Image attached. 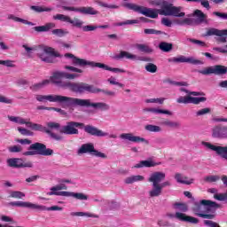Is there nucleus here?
<instances>
[{
	"label": "nucleus",
	"mask_w": 227,
	"mask_h": 227,
	"mask_svg": "<svg viewBox=\"0 0 227 227\" xmlns=\"http://www.w3.org/2000/svg\"><path fill=\"white\" fill-rule=\"evenodd\" d=\"M132 24H139V20H128L126 21L120 22L118 26H128Z\"/></svg>",
	"instance_id": "nucleus-58"
},
{
	"label": "nucleus",
	"mask_w": 227,
	"mask_h": 227,
	"mask_svg": "<svg viewBox=\"0 0 227 227\" xmlns=\"http://www.w3.org/2000/svg\"><path fill=\"white\" fill-rule=\"evenodd\" d=\"M144 113H153L154 114H168L171 116L173 114L169 110H162L159 108H144Z\"/></svg>",
	"instance_id": "nucleus-32"
},
{
	"label": "nucleus",
	"mask_w": 227,
	"mask_h": 227,
	"mask_svg": "<svg viewBox=\"0 0 227 227\" xmlns=\"http://www.w3.org/2000/svg\"><path fill=\"white\" fill-rule=\"evenodd\" d=\"M79 74H70L64 71H56L53 73L52 76L51 77V82L53 84H57L59 88H63L64 90H68V83H71L74 79H77L79 77ZM61 79H67L68 81H61Z\"/></svg>",
	"instance_id": "nucleus-5"
},
{
	"label": "nucleus",
	"mask_w": 227,
	"mask_h": 227,
	"mask_svg": "<svg viewBox=\"0 0 227 227\" xmlns=\"http://www.w3.org/2000/svg\"><path fill=\"white\" fill-rule=\"evenodd\" d=\"M204 224H205V226H207V227H221V225H219V223H217L216 222H214L212 220H205Z\"/></svg>",
	"instance_id": "nucleus-60"
},
{
	"label": "nucleus",
	"mask_w": 227,
	"mask_h": 227,
	"mask_svg": "<svg viewBox=\"0 0 227 227\" xmlns=\"http://www.w3.org/2000/svg\"><path fill=\"white\" fill-rule=\"evenodd\" d=\"M143 180H145L143 176H131L127 177L124 182L125 184H134L135 182H143Z\"/></svg>",
	"instance_id": "nucleus-39"
},
{
	"label": "nucleus",
	"mask_w": 227,
	"mask_h": 227,
	"mask_svg": "<svg viewBox=\"0 0 227 227\" xmlns=\"http://www.w3.org/2000/svg\"><path fill=\"white\" fill-rule=\"evenodd\" d=\"M28 150L29 151L23 153V155H25V157H29L33 155H43L44 157H49L54 154V151L52 149L47 148V145L38 142L32 144L28 147Z\"/></svg>",
	"instance_id": "nucleus-7"
},
{
	"label": "nucleus",
	"mask_w": 227,
	"mask_h": 227,
	"mask_svg": "<svg viewBox=\"0 0 227 227\" xmlns=\"http://www.w3.org/2000/svg\"><path fill=\"white\" fill-rule=\"evenodd\" d=\"M204 146L206 148H208L209 150H212L213 152H215L217 155H220L222 159H224L227 160V145L226 146H219V145H214L208 142H203Z\"/></svg>",
	"instance_id": "nucleus-22"
},
{
	"label": "nucleus",
	"mask_w": 227,
	"mask_h": 227,
	"mask_svg": "<svg viewBox=\"0 0 227 227\" xmlns=\"http://www.w3.org/2000/svg\"><path fill=\"white\" fill-rule=\"evenodd\" d=\"M68 189L65 184H60L51 188V192H58V191H67Z\"/></svg>",
	"instance_id": "nucleus-49"
},
{
	"label": "nucleus",
	"mask_w": 227,
	"mask_h": 227,
	"mask_svg": "<svg viewBox=\"0 0 227 227\" xmlns=\"http://www.w3.org/2000/svg\"><path fill=\"white\" fill-rule=\"evenodd\" d=\"M173 208L175 210H179V212H187L189 210V207H187V204L182 203V202H176L173 204Z\"/></svg>",
	"instance_id": "nucleus-41"
},
{
	"label": "nucleus",
	"mask_w": 227,
	"mask_h": 227,
	"mask_svg": "<svg viewBox=\"0 0 227 227\" xmlns=\"http://www.w3.org/2000/svg\"><path fill=\"white\" fill-rule=\"evenodd\" d=\"M8 150L11 153H20V152H22V145H12L9 147Z\"/></svg>",
	"instance_id": "nucleus-52"
},
{
	"label": "nucleus",
	"mask_w": 227,
	"mask_h": 227,
	"mask_svg": "<svg viewBox=\"0 0 227 227\" xmlns=\"http://www.w3.org/2000/svg\"><path fill=\"white\" fill-rule=\"evenodd\" d=\"M214 199L218 201H226L227 200V192L225 193H216L214 195Z\"/></svg>",
	"instance_id": "nucleus-53"
},
{
	"label": "nucleus",
	"mask_w": 227,
	"mask_h": 227,
	"mask_svg": "<svg viewBox=\"0 0 227 227\" xmlns=\"http://www.w3.org/2000/svg\"><path fill=\"white\" fill-rule=\"evenodd\" d=\"M62 10L65 12H76L82 13V15H98V11L95 10L93 7H70L63 6Z\"/></svg>",
	"instance_id": "nucleus-18"
},
{
	"label": "nucleus",
	"mask_w": 227,
	"mask_h": 227,
	"mask_svg": "<svg viewBox=\"0 0 227 227\" xmlns=\"http://www.w3.org/2000/svg\"><path fill=\"white\" fill-rule=\"evenodd\" d=\"M145 130H147V132H161L162 131V128L153 124L145 125Z\"/></svg>",
	"instance_id": "nucleus-44"
},
{
	"label": "nucleus",
	"mask_w": 227,
	"mask_h": 227,
	"mask_svg": "<svg viewBox=\"0 0 227 227\" xmlns=\"http://www.w3.org/2000/svg\"><path fill=\"white\" fill-rule=\"evenodd\" d=\"M18 131L20 132V134H21V136H33V131L25 129V128H18Z\"/></svg>",
	"instance_id": "nucleus-54"
},
{
	"label": "nucleus",
	"mask_w": 227,
	"mask_h": 227,
	"mask_svg": "<svg viewBox=\"0 0 227 227\" xmlns=\"http://www.w3.org/2000/svg\"><path fill=\"white\" fill-rule=\"evenodd\" d=\"M144 33L145 35H162V31L156 30V29H153V28H145L144 30Z\"/></svg>",
	"instance_id": "nucleus-55"
},
{
	"label": "nucleus",
	"mask_w": 227,
	"mask_h": 227,
	"mask_svg": "<svg viewBox=\"0 0 227 227\" xmlns=\"http://www.w3.org/2000/svg\"><path fill=\"white\" fill-rule=\"evenodd\" d=\"M165 179L166 174L164 172H154L151 174L150 177L148 178V182L153 184V189L149 191L150 198H158V196L162 194V189L164 187H169V185H171L169 181L163 182ZM160 182L163 183L160 184Z\"/></svg>",
	"instance_id": "nucleus-4"
},
{
	"label": "nucleus",
	"mask_w": 227,
	"mask_h": 227,
	"mask_svg": "<svg viewBox=\"0 0 227 227\" xmlns=\"http://www.w3.org/2000/svg\"><path fill=\"white\" fill-rule=\"evenodd\" d=\"M198 72L199 74H202V75H210V74H215V75H224L227 74V67L222 65H216L204 70H199Z\"/></svg>",
	"instance_id": "nucleus-17"
},
{
	"label": "nucleus",
	"mask_w": 227,
	"mask_h": 227,
	"mask_svg": "<svg viewBox=\"0 0 227 227\" xmlns=\"http://www.w3.org/2000/svg\"><path fill=\"white\" fill-rule=\"evenodd\" d=\"M182 7L174 6L173 4H169L168 1H163V5L160 9H158L159 15H164L165 17H185V12H180Z\"/></svg>",
	"instance_id": "nucleus-11"
},
{
	"label": "nucleus",
	"mask_w": 227,
	"mask_h": 227,
	"mask_svg": "<svg viewBox=\"0 0 227 227\" xmlns=\"http://www.w3.org/2000/svg\"><path fill=\"white\" fill-rule=\"evenodd\" d=\"M37 57L44 63H58L56 58H59V53L54 48L49 46H40L37 50Z\"/></svg>",
	"instance_id": "nucleus-8"
},
{
	"label": "nucleus",
	"mask_w": 227,
	"mask_h": 227,
	"mask_svg": "<svg viewBox=\"0 0 227 227\" xmlns=\"http://www.w3.org/2000/svg\"><path fill=\"white\" fill-rule=\"evenodd\" d=\"M146 72H149L150 74H155L157 72V65L153 63H148L145 66Z\"/></svg>",
	"instance_id": "nucleus-48"
},
{
	"label": "nucleus",
	"mask_w": 227,
	"mask_h": 227,
	"mask_svg": "<svg viewBox=\"0 0 227 227\" xmlns=\"http://www.w3.org/2000/svg\"><path fill=\"white\" fill-rule=\"evenodd\" d=\"M8 19H10L11 20H14V22H21L22 24H26L27 26H35V23L22 18H19L13 14L9 15Z\"/></svg>",
	"instance_id": "nucleus-36"
},
{
	"label": "nucleus",
	"mask_w": 227,
	"mask_h": 227,
	"mask_svg": "<svg viewBox=\"0 0 227 227\" xmlns=\"http://www.w3.org/2000/svg\"><path fill=\"white\" fill-rule=\"evenodd\" d=\"M78 153H90V155H93L94 157H99L100 159H107V155L106 153L96 150L95 145L91 143L83 144L78 150Z\"/></svg>",
	"instance_id": "nucleus-15"
},
{
	"label": "nucleus",
	"mask_w": 227,
	"mask_h": 227,
	"mask_svg": "<svg viewBox=\"0 0 227 227\" xmlns=\"http://www.w3.org/2000/svg\"><path fill=\"white\" fill-rule=\"evenodd\" d=\"M47 127L48 129H55L56 130H58L61 127V124L54 121H50L47 122Z\"/></svg>",
	"instance_id": "nucleus-63"
},
{
	"label": "nucleus",
	"mask_w": 227,
	"mask_h": 227,
	"mask_svg": "<svg viewBox=\"0 0 227 227\" xmlns=\"http://www.w3.org/2000/svg\"><path fill=\"white\" fill-rule=\"evenodd\" d=\"M159 49H160V51L163 52H169L170 51H173V43L161 42L159 44Z\"/></svg>",
	"instance_id": "nucleus-38"
},
{
	"label": "nucleus",
	"mask_w": 227,
	"mask_h": 227,
	"mask_svg": "<svg viewBox=\"0 0 227 227\" xmlns=\"http://www.w3.org/2000/svg\"><path fill=\"white\" fill-rule=\"evenodd\" d=\"M96 4H98V6H101V8H108L110 10H118V8H120V6L118 5H114V4H108L105 2H102L100 0L96 1Z\"/></svg>",
	"instance_id": "nucleus-42"
},
{
	"label": "nucleus",
	"mask_w": 227,
	"mask_h": 227,
	"mask_svg": "<svg viewBox=\"0 0 227 227\" xmlns=\"http://www.w3.org/2000/svg\"><path fill=\"white\" fill-rule=\"evenodd\" d=\"M54 27H56V24L47 23L44 26L35 27L34 31L37 33H47V31H51V29H54Z\"/></svg>",
	"instance_id": "nucleus-29"
},
{
	"label": "nucleus",
	"mask_w": 227,
	"mask_h": 227,
	"mask_svg": "<svg viewBox=\"0 0 227 227\" xmlns=\"http://www.w3.org/2000/svg\"><path fill=\"white\" fill-rule=\"evenodd\" d=\"M71 215L75 217H92L94 219H98V215H95L93 213H86V212H73Z\"/></svg>",
	"instance_id": "nucleus-35"
},
{
	"label": "nucleus",
	"mask_w": 227,
	"mask_h": 227,
	"mask_svg": "<svg viewBox=\"0 0 227 227\" xmlns=\"http://www.w3.org/2000/svg\"><path fill=\"white\" fill-rule=\"evenodd\" d=\"M193 17H198L195 20V24H202V22H205V19H207V14L203 13L201 10L197 9L193 12Z\"/></svg>",
	"instance_id": "nucleus-34"
},
{
	"label": "nucleus",
	"mask_w": 227,
	"mask_h": 227,
	"mask_svg": "<svg viewBox=\"0 0 227 227\" xmlns=\"http://www.w3.org/2000/svg\"><path fill=\"white\" fill-rule=\"evenodd\" d=\"M64 68L65 70H69V72H74L75 74H82L84 72L82 69L74 66H65Z\"/></svg>",
	"instance_id": "nucleus-51"
},
{
	"label": "nucleus",
	"mask_w": 227,
	"mask_h": 227,
	"mask_svg": "<svg viewBox=\"0 0 227 227\" xmlns=\"http://www.w3.org/2000/svg\"><path fill=\"white\" fill-rule=\"evenodd\" d=\"M67 23L72 24L74 27H82V24H84L79 18H74L72 20L70 17Z\"/></svg>",
	"instance_id": "nucleus-45"
},
{
	"label": "nucleus",
	"mask_w": 227,
	"mask_h": 227,
	"mask_svg": "<svg viewBox=\"0 0 227 227\" xmlns=\"http://www.w3.org/2000/svg\"><path fill=\"white\" fill-rule=\"evenodd\" d=\"M137 49L140 51V52H145V54H152V52H153V49H152L148 44H137Z\"/></svg>",
	"instance_id": "nucleus-37"
},
{
	"label": "nucleus",
	"mask_w": 227,
	"mask_h": 227,
	"mask_svg": "<svg viewBox=\"0 0 227 227\" xmlns=\"http://www.w3.org/2000/svg\"><path fill=\"white\" fill-rule=\"evenodd\" d=\"M74 106H79L80 107H93L94 109H100L101 111H109L110 106L104 102L91 103V99H82L77 98H72L71 107Z\"/></svg>",
	"instance_id": "nucleus-10"
},
{
	"label": "nucleus",
	"mask_w": 227,
	"mask_h": 227,
	"mask_svg": "<svg viewBox=\"0 0 227 227\" xmlns=\"http://www.w3.org/2000/svg\"><path fill=\"white\" fill-rule=\"evenodd\" d=\"M95 29H98V26L86 25L82 27V31H84L85 33H88L90 31H95Z\"/></svg>",
	"instance_id": "nucleus-59"
},
{
	"label": "nucleus",
	"mask_w": 227,
	"mask_h": 227,
	"mask_svg": "<svg viewBox=\"0 0 227 227\" xmlns=\"http://www.w3.org/2000/svg\"><path fill=\"white\" fill-rule=\"evenodd\" d=\"M48 196H65L66 198H74L80 201L88 200V195L82 192H49Z\"/></svg>",
	"instance_id": "nucleus-16"
},
{
	"label": "nucleus",
	"mask_w": 227,
	"mask_h": 227,
	"mask_svg": "<svg viewBox=\"0 0 227 227\" xmlns=\"http://www.w3.org/2000/svg\"><path fill=\"white\" fill-rule=\"evenodd\" d=\"M212 136L216 139H227V126L218 124L212 129Z\"/></svg>",
	"instance_id": "nucleus-23"
},
{
	"label": "nucleus",
	"mask_w": 227,
	"mask_h": 227,
	"mask_svg": "<svg viewBox=\"0 0 227 227\" xmlns=\"http://www.w3.org/2000/svg\"><path fill=\"white\" fill-rule=\"evenodd\" d=\"M160 163H157L153 160H141L139 163L136 164L134 168H155V166H159Z\"/></svg>",
	"instance_id": "nucleus-30"
},
{
	"label": "nucleus",
	"mask_w": 227,
	"mask_h": 227,
	"mask_svg": "<svg viewBox=\"0 0 227 227\" xmlns=\"http://www.w3.org/2000/svg\"><path fill=\"white\" fill-rule=\"evenodd\" d=\"M26 194L22 192H11V198H16L18 200H22V198H25Z\"/></svg>",
	"instance_id": "nucleus-56"
},
{
	"label": "nucleus",
	"mask_w": 227,
	"mask_h": 227,
	"mask_svg": "<svg viewBox=\"0 0 227 227\" xmlns=\"http://www.w3.org/2000/svg\"><path fill=\"white\" fill-rule=\"evenodd\" d=\"M84 127V123L82 122H76V121H68L67 125L63 126L59 132L60 134H65L66 136H74L79 134V129Z\"/></svg>",
	"instance_id": "nucleus-14"
},
{
	"label": "nucleus",
	"mask_w": 227,
	"mask_h": 227,
	"mask_svg": "<svg viewBox=\"0 0 227 227\" xmlns=\"http://www.w3.org/2000/svg\"><path fill=\"white\" fill-rule=\"evenodd\" d=\"M175 179L178 184H184L185 185H191L194 182V179H189V177L184 176L180 173L176 174Z\"/></svg>",
	"instance_id": "nucleus-31"
},
{
	"label": "nucleus",
	"mask_w": 227,
	"mask_h": 227,
	"mask_svg": "<svg viewBox=\"0 0 227 227\" xmlns=\"http://www.w3.org/2000/svg\"><path fill=\"white\" fill-rule=\"evenodd\" d=\"M207 36H219L216 37L218 43H226L227 42V29L219 30L217 28H209L207 31Z\"/></svg>",
	"instance_id": "nucleus-19"
},
{
	"label": "nucleus",
	"mask_w": 227,
	"mask_h": 227,
	"mask_svg": "<svg viewBox=\"0 0 227 227\" xmlns=\"http://www.w3.org/2000/svg\"><path fill=\"white\" fill-rule=\"evenodd\" d=\"M7 164L10 168H32L33 162L31 161H24V160L20 158H11L7 160Z\"/></svg>",
	"instance_id": "nucleus-20"
},
{
	"label": "nucleus",
	"mask_w": 227,
	"mask_h": 227,
	"mask_svg": "<svg viewBox=\"0 0 227 227\" xmlns=\"http://www.w3.org/2000/svg\"><path fill=\"white\" fill-rule=\"evenodd\" d=\"M30 9L35 12V13H42L43 12H52V9L49 7L36 6V5H32Z\"/></svg>",
	"instance_id": "nucleus-43"
},
{
	"label": "nucleus",
	"mask_w": 227,
	"mask_h": 227,
	"mask_svg": "<svg viewBox=\"0 0 227 227\" xmlns=\"http://www.w3.org/2000/svg\"><path fill=\"white\" fill-rule=\"evenodd\" d=\"M51 33L52 35H55V36H59L60 38L65 36V35H68V32L61 28L53 29Z\"/></svg>",
	"instance_id": "nucleus-50"
},
{
	"label": "nucleus",
	"mask_w": 227,
	"mask_h": 227,
	"mask_svg": "<svg viewBox=\"0 0 227 227\" xmlns=\"http://www.w3.org/2000/svg\"><path fill=\"white\" fill-rule=\"evenodd\" d=\"M68 86L67 90L73 91V93H97V88L94 85H90L86 82H70L66 84Z\"/></svg>",
	"instance_id": "nucleus-12"
},
{
	"label": "nucleus",
	"mask_w": 227,
	"mask_h": 227,
	"mask_svg": "<svg viewBox=\"0 0 227 227\" xmlns=\"http://www.w3.org/2000/svg\"><path fill=\"white\" fill-rule=\"evenodd\" d=\"M177 104H194L198 106L200 102H207V98H194L191 96H181L176 99Z\"/></svg>",
	"instance_id": "nucleus-21"
},
{
	"label": "nucleus",
	"mask_w": 227,
	"mask_h": 227,
	"mask_svg": "<svg viewBox=\"0 0 227 227\" xmlns=\"http://www.w3.org/2000/svg\"><path fill=\"white\" fill-rule=\"evenodd\" d=\"M65 58L72 59V64L74 67H91L92 68H102L103 70H107L108 72H114V74H125L124 69H120L118 67H111L104 63L90 61L83 59H79L72 53H66Z\"/></svg>",
	"instance_id": "nucleus-3"
},
{
	"label": "nucleus",
	"mask_w": 227,
	"mask_h": 227,
	"mask_svg": "<svg viewBox=\"0 0 227 227\" xmlns=\"http://www.w3.org/2000/svg\"><path fill=\"white\" fill-rule=\"evenodd\" d=\"M123 8H127L128 10H132L137 13H141L145 17H149L150 19H157L159 17V9H152L144 7L141 5H137L136 4L124 3L122 4Z\"/></svg>",
	"instance_id": "nucleus-9"
},
{
	"label": "nucleus",
	"mask_w": 227,
	"mask_h": 227,
	"mask_svg": "<svg viewBox=\"0 0 227 227\" xmlns=\"http://www.w3.org/2000/svg\"><path fill=\"white\" fill-rule=\"evenodd\" d=\"M211 112H212V110L208 107L202 108L196 113V115L197 116H204V114H210Z\"/></svg>",
	"instance_id": "nucleus-57"
},
{
	"label": "nucleus",
	"mask_w": 227,
	"mask_h": 227,
	"mask_svg": "<svg viewBox=\"0 0 227 227\" xmlns=\"http://www.w3.org/2000/svg\"><path fill=\"white\" fill-rule=\"evenodd\" d=\"M97 93H104V95H106V97H116V93L112 90H104V89H96Z\"/></svg>",
	"instance_id": "nucleus-46"
},
{
	"label": "nucleus",
	"mask_w": 227,
	"mask_h": 227,
	"mask_svg": "<svg viewBox=\"0 0 227 227\" xmlns=\"http://www.w3.org/2000/svg\"><path fill=\"white\" fill-rule=\"evenodd\" d=\"M137 59V56L134 55L129 51H121L118 55H116V59Z\"/></svg>",
	"instance_id": "nucleus-33"
},
{
	"label": "nucleus",
	"mask_w": 227,
	"mask_h": 227,
	"mask_svg": "<svg viewBox=\"0 0 227 227\" xmlns=\"http://www.w3.org/2000/svg\"><path fill=\"white\" fill-rule=\"evenodd\" d=\"M189 42H191L192 43H195L196 45H200V47H207V43L205 42L200 41L198 39L190 38Z\"/></svg>",
	"instance_id": "nucleus-62"
},
{
	"label": "nucleus",
	"mask_w": 227,
	"mask_h": 227,
	"mask_svg": "<svg viewBox=\"0 0 227 227\" xmlns=\"http://www.w3.org/2000/svg\"><path fill=\"white\" fill-rule=\"evenodd\" d=\"M213 15H215V17H218L219 19H223V20H227V13L226 12H214Z\"/></svg>",
	"instance_id": "nucleus-64"
},
{
	"label": "nucleus",
	"mask_w": 227,
	"mask_h": 227,
	"mask_svg": "<svg viewBox=\"0 0 227 227\" xmlns=\"http://www.w3.org/2000/svg\"><path fill=\"white\" fill-rule=\"evenodd\" d=\"M176 219L178 221H182L183 223H191L192 224H198L200 223V219L194 216H189L182 212H176L175 214Z\"/></svg>",
	"instance_id": "nucleus-27"
},
{
	"label": "nucleus",
	"mask_w": 227,
	"mask_h": 227,
	"mask_svg": "<svg viewBox=\"0 0 227 227\" xmlns=\"http://www.w3.org/2000/svg\"><path fill=\"white\" fill-rule=\"evenodd\" d=\"M160 125H162L163 127H169V129H180L179 121H173L169 119H160Z\"/></svg>",
	"instance_id": "nucleus-28"
},
{
	"label": "nucleus",
	"mask_w": 227,
	"mask_h": 227,
	"mask_svg": "<svg viewBox=\"0 0 227 227\" xmlns=\"http://www.w3.org/2000/svg\"><path fill=\"white\" fill-rule=\"evenodd\" d=\"M183 23L184 26H194L195 23V20L194 19H191V18H185L183 20Z\"/></svg>",
	"instance_id": "nucleus-61"
},
{
	"label": "nucleus",
	"mask_w": 227,
	"mask_h": 227,
	"mask_svg": "<svg viewBox=\"0 0 227 227\" xmlns=\"http://www.w3.org/2000/svg\"><path fill=\"white\" fill-rule=\"evenodd\" d=\"M50 82L51 81L49 80H43L39 83H35L30 86V90H32V91H38V90H42V88H43L44 86H47V84H49Z\"/></svg>",
	"instance_id": "nucleus-40"
},
{
	"label": "nucleus",
	"mask_w": 227,
	"mask_h": 227,
	"mask_svg": "<svg viewBox=\"0 0 227 227\" xmlns=\"http://www.w3.org/2000/svg\"><path fill=\"white\" fill-rule=\"evenodd\" d=\"M120 138L124 139L125 141H130L131 143H145V145L150 144V142L145 137L134 136L132 133H122L120 135Z\"/></svg>",
	"instance_id": "nucleus-24"
},
{
	"label": "nucleus",
	"mask_w": 227,
	"mask_h": 227,
	"mask_svg": "<svg viewBox=\"0 0 227 227\" xmlns=\"http://www.w3.org/2000/svg\"><path fill=\"white\" fill-rule=\"evenodd\" d=\"M54 20H61L62 22H68L70 20V17L65 14H56L53 16Z\"/></svg>",
	"instance_id": "nucleus-47"
},
{
	"label": "nucleus",
	"mask_w": 227,
	"mask_h": 227,
	"mask_svg": "<svg viewBox=\"0 0 227 227\" xmlns=\"http://www.w3.org/2000/svg\"><path fill=\"white\" fill-rule=\"evenodd\" d=\"M12 207H21L23 208H31L32 210H63L61 207L53 206L51 207H47L45 206H40L36 204H33L31 202H24V201H13L11 202Z\"/></svg>",
	"instance_id": "nucleus-13"
},
{
	"label": "nucleus",
	"mask_w": 227,
	"mask_h": 227,
	"mask_svg": "<svg viewBox=\"0 0 227 227\" xmlns=\"http://www.w3.org/2000/svg\"><path fill=\"white\" fill-rule=\"evenodd\" d=\"M37 102H57L64 107H72V98L62 95H40L35 94Z\"/></svg>",
	"instance_id": "nucleus-6"
},
{
	"label": "nucleus",
	"mask_w": 227,
	"mask_h": 227,
	"mask_svg": "<svg viewBox=\"0 0 227 227\" xmlns=\"http://www.w3.org/2000/svg\"><path fill=\"white\" fill-rule=\"evenodd\" d=\"M169 61H172V63H190L191 65H203V61L198 60L193 57L187 58L184 55L174 57Z\"/></svg>",
	"instance_id": "nucleus-25"
},
{
	"label": "nucleus",
	"mask_w": 227,
	"mask_h": 227,
	"mask_svg": "<svg viewBox=\"0 0 227 227\" xmlns=\"http://www.w3.org/2000/svg\"><path fill=\"white\" fill-rule=\"evenodd\" d=\"M8 120L10 121H12V123H19L20 125H26L27 129H31V130H35L38 132H44L45 134H48L51 139H54V141H63V137L52 132L51 129H49L46 127H43L42 124L27 121L24 118L19 117V116H7Z\"/></svg>",
	"instance_id": "nucleus-2"
},
{
	"label": "nucleus",
	"mask_w": 227,
	"mask_h": 227,
	"mask_svg": "<svg viewBox=\"0 0 227 227\" xmlns=\"http://www.w3.org/2000/svg\"><path fill=\"white\" fill-rule=\"evenodd\" d=\"M82 129H84V132L86 134H89L90 136H95L96 137H106L107 136V133L104 132L101 129H98L97 127L92 125H84Z\"/></svg>",
	"instance_id": "nucleus-26"
},
{
	"label": "nucleus",
	"mask_w": 227,
	"mask_h": 227,
	"mask_svg": "<svg viewBox=\"0 0 227 227\" xmlns=\"http://www.w3.org/2000/svg\"><path fill=\"white\" fill-rule=\"evenodd\" d=\"M223 208L221 204L210 200H201L193 203L192 212L202 219H215V210Z\"/></svg>",
	"instance_id": "nucleus-1"
}]
</instances>
